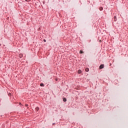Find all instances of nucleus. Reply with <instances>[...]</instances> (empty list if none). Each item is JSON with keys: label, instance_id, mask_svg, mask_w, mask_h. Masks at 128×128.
<instances>
[{"label": "nucleus", "instance_id": "1", "mask_svg": "<svg viewBox=\"0 0 128 128\" xmlns=\"http://www.w3.org/2000/svg\"><path fill=\"white\" fill-rule=\"evenodd\" d=\"M104 68V64H101L100 67H99V68L100 70H102V68Z\"/></svg>", "mask_w": 128, "mask_h": 128}, {"label": "nucleus", "instance_id": "2", "mask_svg": "<svg viewBox=\"0 0 128 128\" xmlns=\"http://www.w3.org/2000/svg\"><path fill=\"white\" fill-rule=\"evenodd\" d=\"M35 110H36V112H38V110H40V108L38 107L36 108Z\"/></svg>", "mask_w": 128, "mask_h": 128}, {"label": "nucleus", "instance_id": "3", "mask_svg": "<svg viewBox=\"0 0 128 128\" xmlns=\"http://www.w3.org/2000/svg\"><path fill=\"white\" fill-rule=\"evenodd\" d=\"M114 22H116V16H114Z\"/></svg>", "mask_w": 128, "mask_h": 128}, {"label": "nucleus", "instance_id": "4", "mask_svg": "<svg viewBox=\"0 0 128 128\" xmlns=\"http://www.w3.org/2000/svg\"><path fill=\"white\" fill-rule=\"evenodd\" d=\"M85 70H86V72H88V70H90V69H88V68H86V69H85Z\"/></svg>", "mask_w": 128, "mask_h": 128}, {"label": "nucleus", "instance_id": "5", "mask_svg": "<svg viewBox=\"0 0 128 128\" xmlns=\"http://www.w3.org/2000/svg\"><path fill=\"white\" fill-rule=\"evenodd\" d=\"M81 72H82V70H78V74H80Z\"/></svg>", "mask_w": 128, "mask_h": 128}, {"label": "nucleus", "instance_id": "6", "mask_svg": "<svg viewBox=\"0 0 128 128\" xmlns=\"http://www.w3.org/2000/svg\"><path fill=\"white\" fill-rule=\"evenodd\" d=\"M104 10V8H102V7L100 8V10Z\"/></svg>", "mask_w": 128, "mask_h": 128}, {"label": "nucleus", "instance_id": "7", "mask_svg": "<svg viewBox=\"0 0 128 128\" xmlns=\"http://www.w3.org/2000/svg\"><path fill=\"white\" fill-rule=\"evenodd\" d=\"M40 86H44V84H40Z\"/></svg>", "mask_w": 128, "mask_h": 128}, {"label": "nucleus", "instance_id": "8", "mask_svg": "<svg viewBox=\"0 0 128 128\" xmlns=\"http://www.w3.org/2000/svg\"><path fill=\"white\" fill-rule=\"evenodd\" d=\"M63 101L64 102H66V98H64Z\"/></svg>", "mask_w": 128, "mask_h": 128}, {"label": "nucleus", "instance_id": "9", "mask_svg": "<svg viewBox=\"0 0 128 128\" xmlns=\"http://www.w3.org/2000/svg\"><path fill=\"white\" fill-rule=\"evenodd\" d=\"M80 54H84V52L82 50H80Z\"/></svg>", "mask_w": 128, "mask_h": 128}, {"label": "nucleus", "instance_id": "10", "mask_svg": "<svg viewBox=\"0 0 128 128\" xmlns=\"http://www.w3.org/2000/svg\"><path fill=\"white\" fill-rule=\"evenodd\" d=\"M8 96H12V94L10 93H9Z\"/></svg>", "mask_w": 128, "mask_h": 128}, {"label": "nucleus", "instance_id": "11", "mask_svg": "<svg viewBox=\"0 0 128 128\" xmlns=\"http://www.w3.org/2000/svg\"><path fill=\"white\" fill-rule=\"evenodd\" d=\"M25 106H28V104H26Z\"/></svg>", "mask_w": 128, "mask_h": 128}, {"label": "nucleus", "instance_id": "12", "mask_svg": "<svg viewBox=\"0 0 128 128\" xmlns=\"http://www.w3.org/2000/svg\"><path fill=\"white\" fill-rule=\"evenodd\" d=\"M44 42H46V40H44Z\"/></svg>", "mask_w": 128, "mask_h": 128}, {"label": "nucleus", "instance_id": "13", "mask_svg": "<svg viewBox=\"0 0 128 128\" xmlns=\"http://www.w3.org/2000/svg\"><path fill=\"white\" fill-rule=\"evenodd\" d=\"M54 124V123H53V124Z\"/></svg>", "mask_w": 128, "mask_h": 128}, {"label": "nucleus", "instance_id": "14", "mask_svg": "<svg viewBox=\"0 0 128 128\" xmlns=\"http://www.w3.org/2000/svg\"><path fill=\"white\" fill-rule=\"evenodd\" d=\"M19 104H20V102Z\"/></svg>", "mask_w": 128, "mask_h": 128}]
</instances>
